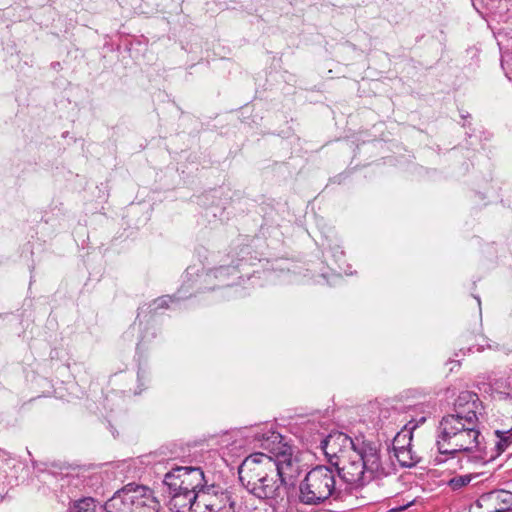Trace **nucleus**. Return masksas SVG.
<instances>
[{"instance_id":"1","label":"nucleus","mask_w":512,"mask_h":512,"mask_svg":"<svg viewBox=\"0 0 512 512\" xmlns=\"http://www.w3.org/2000/svg\"><path fill=\"white\" fill-rule=\"evenodd\" d=\"M321 448L330 466L318 465L306 474L299 485L302 504L316 506L341 498L336 476L350 490H358L389 474L379 445L363 435L352 438L333 432L321 440Z\"/></svg>"},{"instance_id":"2","label":"nucleus","mask_w":512,"mask_h":512,"mask_svg":"<svg viewBox=\"0 0 512 512\" xmlns=\"http://www.w3.org/2000/svg\"><path fill=\"white\" fill-rule=\"evenodd\" d=\"M483 413V404L476 393L460 392L453 412L443 416L439 422L436 436L438 455L433 459L434 465L454 460L459 454L477 453L476 458H484L486 447L480 421Z\"/></svg>"},{"instance_id":"3","label":"nucleus","mask_w":512,"mask_h":512,"mask_svg":"<svg viewBox=\"0 0 512 512\" xmlns=\"http://www.w3.org/2000/svg\"><path fill=\"white\" fill-rule=\"evenodd\" d=\"M276 470L271 456L263 452L253 453L239 466V480L255 497L267 500L270 505L280 504L285 500L286 487Z\"/></svg>"},{"instance_id":"4","label":"nucleus","mask_w":512,"mask_h":512,"mask_svg":"<svg viewBox=\"0 0 512 512\" xmlns=\"http://www.w3.org/2000/svg\"><path fill=\"white\" fill-rule=\"evenodd\" d=\"M203 484H206V480L200 467L172 468L162 481L169 509L175 512H192Z\"/></svg>"},{"instance_id":"5","label":"nucleus","mask_w":512,"mask_h":512,"mask_svg":"<svg viewBox=\"0 0 512 512\" xmlns=\"http://www.w3.org/2000/svg\"><path fill=\"white\" fill-rule=\"evenodd\" d=\"M244 436L249 444L267 451L272 457L278 473L285 486L288 480L294 479L299 473V463L293 457L292 447L284 442L282 435L266 427H254L246 429Z\"/></svg>"},{"instance_id":"6","label":"nucleus","mask_w":512,"mask_h":512,"mask_svg":"<svg viewBox=\"0 0 512 512\" xmlns=\"http://www.w3.org/2000/svg\"><path fill=\"white\" fill-rule=\"evenodd\" d=\"M106 512H157L158 501L149 488L130 483L105 503Z\"/></svg>"},{"instance_id":"7","label":"nucleus","mask_w":512,"mask_h":512,"mask_svg":"<svg viewBox=\"0 0 512 512\" xmlns=\"http://www.w3.org/2000/svg\"><path fill=\"white\" fill-rule=\"evenodd\" d=\"M235 505L231 491L219 485L203 484L192 512H235Z\"/></svg>"},{"instance_id":"8","label":"nucleus","mask_w":512,"mask_h":512,"mask_svg":"<svg viewBox=\"0 0 512 512\" xmlns=\"http://www.w3.org/2000/svg\"><path fill=\"white\" fill-rule=\"evenodd\" d=\"M512 508V492L494 490L482 494L472 506L473 512H509Z\"/></svg>"},{"instance_id":"9","label":"nucleus","mask_w":512,"mask_h":512,"mask_svg":"<svg viewBox=\"0 0 512 512\" xmlns=\"http://www.w3.org/2000/svg\"><path fill=\"white\" fill-rule=\"evenodd\" d=\"M182 298H183V296H178V297L162 296V297H159V298L155 299L154 301H152L151 303L145 304V305L139 307L137 319H139L142 315H144L146 317L147 313H155L159 309L167 308V307H169V303L173 302L174 299L180 300Z\"/></svg>"},{"instance_id":"10","label":"nucleus","mask_w":512,"mask_h":512,"mask_svg":"<svg viewBox=\"0 0 512 512\" xmlns=\"http://www.w3.org/2000/svg\"><path fill=\"white\" fill-rule=\"evenodd\" d=\"M495 435L498 440L495 444V454L490 455L491 459L501 455L512 446V428L506 431L496 430Z\"/></svg>"},{"instance_id":"11","label":"nucleus","mask_w":512,"mask_h":512,"mask_svg":"<svg viewBox=\"0 0 512 512\" xmlns=\"http://www.w3.org/2000/svg\"><path fill=\"white\" fill-rule=\"evenodd\" d=\"M414 428L415 426L408 428V425H405L404 428L395 435L393 439L394 453L404 448L412 446V430Z\"/></svg>"},{"instance_id":"12","label":"nucleus","mask_w":512,"mask_h":512,"mask_svg":"<svg viewBox=\"0 0 512 512\" xmlns=\"http://www.w3.org/2000/svg\"><path fill=\"white\" fill-rule=\"evenodd\" d=\"M394 455L403 467H413L420 462V457L412 451V446L399 450Z\"/></svg>"},{"instance_id":"13","label":"nucleus","mask_w":512,"mask_h":512,"mask_svg":"<svg viewBox=\"0 0 512 512\" xmlns=\"http://www.w3.org/2000/svg\"><path fill=\"white\" fill-rule=\"evenodd\" d=\"M74 512H102L104 506L96 502L92 497H85L74 502Z\"/></svg>"},{"instance_id":"14","label":"nucleus","mask_w":512,"mask_h":512,"mask_svg":"<svg viewBox=\"0 0 512 512\" xmlns=\"http://www.w3.org/2000/svg\"><path fill=\"white\" fill-rule=\"evenodd\" d=\"M237 273L238 271L235 266H220L207 272L205 277L207 278V281L215 278L224 283L229 276L237 275Z\"/></svg>"},{"instance_id":"15","label":"nucleus","mask_w":512,"mask_h":512,"mask_svg":"<svg viewBox=\"0 0 512 512\" xmlns=\"http://www.w3.org/2000/svg\"><path fill=\"white\" fill-rule=\"evenodd\" d=\"M471 479L472 477L469 474L456 475L448 481V486L454 491L460 490L467 486L471 482Z\"/></svg>"},{"instance_id":"16","label":"nucleus","mask_w":512,"mask_h":512,"mask_svg":"<svg viewBox=\"0 0 512 512\" xmlns=\"http://www.w3.org/2000/svg\"><path fill=\"white\" fill-rule=\"evenodd\" d=\"M370 408L372 410H379V415L377 416V422H384L385 419H388L391 414H396V410H391L387 407L381 408L378 402L371 403Z\"/></svg>"},{"instance_id":"17","label":"nucleus","mask_w":512,"mask_h":512,"mask_svg":"<svg viewBox=\"0 0 512 512\" xmlns=\"http://www.w3.org/2000/svg\"><path fill=\"white\" fill-rule=\"evenodd\" d=\"M481 339V341H478L477 343V347H476V351L477 352H480V351H483L485 347L487 348H491L492 346L486 341V339L483 337V336H480L479 337Z\"/></svg>"},{"instance_id":"18","label":"nucleus","mask_w":512,"mask_h":512,"mask_svg":"<svg viewBox=\"0 0 512 512\" xmlns=\"http://www.w3.org/2000/svg\"><path fill=\"white\" fill-rule=\"evenodd\" d=\"M147 341L148 339H144V337H142L138 343V349H140V347L144 345Z\"/></svg>"},{"instance_id":"19","label":"nucleus","mask_w":512,"mask_h":512,"mask_svg":"<svg viewBox=\"0 0 512 512\" xmlns=\"http://www.w3.org/2000/svg\"><path fill=\"white\" fill-rule=\"evenodd\" d=\"M410 504L411 503L407 504L406 506L400 507L399 509L393 508V509H391V512H397V511L403 510L404 508L408 507Z\"/></svg>"},{"instance_id":"20","label":"nucleus","mask_w":512,"mask_h":512,"mask_svg":"<svg viewBox=\"0 0 512 512\" xmlns=\"http://www.w3.org/2000/svg\"><path fill=\"white\" fill-rule=\"evenodd\" d=\"M273 510H274V512H284V506H282V509L280 507H278V508L274 507Z\"/></svg>"},{"instance_id":"21","label":"nucleus","mask_w":512,"mask_h":512,"mask_svg":"<svg viewBox=\"0 0 512 512\" xmlns=\"http://www.w3.org/2000/svg\"><path fill=\"white\" fill-rule=\"evenodd\" d=\"M477 302H478V306H481V301H480V298L478 296L475 297ZM479 309L481 310V307H479Z\"/></svg>"},{"instance_id":"22","label":"nucleus","mask_w":512,"mask_h":512,"mask_svg":"<svg viewBox=\"0 0 512 512\" xmlns=\"http://www.w3.org/2000/svg\"><path fill=\"white\" fill-rule=\"evenodd\" d=\"M468 351L469 352H473L474 351V346L473 347H468Z\"/></svg>"}]
</instances>
